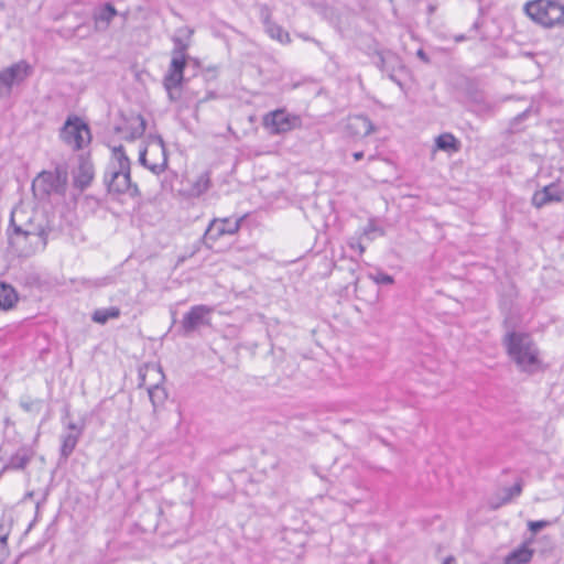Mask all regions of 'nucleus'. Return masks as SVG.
<instances>
[{
	"label": "nucleus",
	"mask_w": 564,
	"mask_h": 564,
	"mask_svg": "<svg viewBox=\"0 0 564 564\" xmlns=\"http://www.w3.org/2000/svg\"><path fill=\"white\" fill-rule=\"evenodd\" d=\"M104 183L110 194H129L131 197L139 195L138 186L131 182L130 160L122 145L113 148L111 161L105 171Z\"/></svg>",
	"instance_id": "nucleus-1"
},
{
	"label": "nucleus",
	"mask_w": 564,
	"mask_h": 564,
	"mask_svg": "<svg viewBox=\"0 0 564 564\" xmlns=\"http://www.w3.org/2000/svg\"><path fill=\"white\" fill-rule=\"evenodd\" d=\"M505 344L512 360L524 371L539 364V350L528 334L510 332Z\"/></svg>",
	"instance_id": "nucleus-2"
},
{
	"label": "nucleus",
	"mask_w": 564,
	"mask_h": 564,
	"mask_svg": "<svg viewBox=\"0 0 564 564\" xmlns=\"http://www.w3.org/2000/svg\"><path fill=\"white\" fill-rule=\"evenodd\" d=\"M68 173L64 165H57L53 171H42L32 182V192L41 200L52 195L64 196L67 189Z\"/></svg>",
	"instance_id": "nucleus-3"
},
{
	"label": "nucleus",
	"mask_w": 564,
	"mask_h": 564,
	"mask_svg": "<svg viewBox=\"0 0 564 564\" xmlns=\"http://www.w3.org/2000/svg\"><path fill=\"white\" fill-rule=\"evenodd\" d=\"M524 11L534 22L545 28L564 23V4L557 0H531L524 4Z\"/></svg>",
	"instance_id": "nucleus-4"
},
{
	"label": "nucleus",
	"mask_w": 564,
	"mask_h": 564,
	"mask_svg": "<svg viewBox=\"0 0 564 564\" xmlns=\"http://www.w3.org/2000/svg\"><path fill=\"white\" fill-rule=\"evenodd\" d=\"M62 140L74 150H80L91 140L88 124L79 117H69L61 130Z\"/></svg>",
	"instance_id": "nucleus-5"
},
{
	"label": "nucleus",
	"mask_w": 564,
	"mask_h": 564,
	"mask_svg": "<svg viewBox=\"0 0 564 564\" xmlns=\"http://www.w3.org/2000/svg\"><path fill=\"white\" fill-rule=\"evenodd\" d=\"M263 127L271 134H283L302 127V118L285 109L270 111L263 117Z\"/></svg>",
	"instance_id": "nucleus-6"
},
{
	"label": "nucleus",
	"mask_w": 564,
	"mask_h": 564,
	"mask_svg": "<svg viewBox=\"0 0 564 564\" xmlns=\"http://www.w3.org/2000/svg\"><path fill=\"white\" fill-rule=\"evenodd\" d=\"M139 161L154 174L162 173L167 166V155L163 139L158 137L148 148L140 151Z\"/></svg>",
	"instance_id": "nucleus-7"
},
{
	"label": "nucleus",
	"mask_w": 564,
	"mask_h": 564,
	"mask_svg": "<svg viewBox=\"0 0 564 564\" xmlns=\"http://www.w3.org/2000/svg\"><path fill=\"white\" fill-rule=\"evenodd\" d=\"M10 227L12 234L10 235V243L17 245L21 240H30L31 245H34V249L39 246L44 249L47 243V230L42 226L28 225L26 227L17 225L14 223V214L10 218Z\"/></svg>",
	"instance_id": "nucleus-8"
},
{
	"label": "nucleus",
	"mask_w": 564,
	"mask_h": 564,
	"mask_svg": "<svg viewBox=\"0 0 564 564\" xmlns=\"http://www.w3.org/2000/svg\"><path fill=\"white\" fill-rule=\"evenodd\" d=\"M31 74V67L25 61H20L0 72V97H8L13 85L26 79Z\"/></svg>",
	"instance_id": "nucleus-9"
},
{
	"label": "nucleus",
	"mask_w": 564,
	"mask_h": 564,
	"mask_svg": "<svg viewBox=\"0 0 564 564\" xmlns=\"http://www.w3.org/2000/svg\"><path fill=\"white\" fill-rule=\"evenodd\" d=\"M214 308L207 305H195L183 316L181 322V332L184 336H189L202 326L210 325V314Z\"/></svg>",
	"instance_id": "nucleus-10"
},
{
	"label": "nucleus",
	"mask_w": 564,
	"mask_h": 564,
	"mask_svg": "<svg viewBox=\"0 0 564 564\" xmlns=\"http://www.w3.org/2000/svg\"><path fill=\"white\" fill-rule=\"evenodd\" d=\"M142 369L147 371H152L154 375L159 377L158 382L148 387V393L150 401L153 405V409L156 410L159 406L163 405L167 399V392L164 387L161 386V382L164 380V375L161 371V368L156 365H147L140 368L139 371V387L145 386V375L142 372Z\"/></svg>",
	"instance_id": "nucleus-11"
},
{
	"label": "nucleus",
	"mask_w": 564,
	"mask_h": 564,
	"mask_svg": "<svg viewBox=\"0 0 564 564\" xmlns=\"http://www.w3.org/2000/svg\"><path fill=\"white\" fill-rule=\"evenodd\" d=\"M377 66L381 72L386 73L388 77L395 83L399 87H403L398 74L405 70V66L401 57L392 51H379L377 53Z\"/></svg>",
	"instance_id": "nucleus-12"
},
{
	"label": "nucleus",
	"mask_w": 564,
	"mask_h": 564,
	"mask_svg": "<svg viewBox=\"0 0 564 564\" xmlns=\"http://www.w3.org/2000/svg\"><path fill=\"white\" fill-rule=\"evenodd\" d=\"M65 427L66 432L61 435L59 454L64 460H67L76 448L78 441L85 431V423L82 422L78 424L69 421L65 424Z\"/></svg>",
	"instance_id": "nucleus-13"
},
{
	"label": "nucleus",
	"mask_w": 564,
	"mask_h": 564,
	"mask_svg": "<svg viewBox=\"0 0 564 564\" xmlns=\"http://www.w3.org/2000/svg\"><path fill=\"white\" fill-rule=\"evenodd\" d=\"M241 221H242V218H239V219H231V218L213 219L204 235L206 242H208V241L214 242L225 235H235L236 232H238Z\"/></svg>",
	"instance_id": "nucleus-14"
},
{
	"label": "nucleus",
	"mask_w": 564,
	"mask_h": 564,
	"mask_svg": "<svg viewBox=\"0 0 564 564\" xmlns=\"http://www.w3.org/2000/svg\"><path fill=\"white\" fill-rule=\"evenodd\" d=\"M564 199V188L558 183H551L539 191H535L532 196V205L536 208H542L552 203H560Z\"/></svg>",
	"instance_id": "nucleus-15"
},
{
	"label": "nucleus",
	"mask_w": 564,
	"mask_h": 564,
	"mask_svg": "<svg viewBox=\"0 0 564 564\" xmlns=\"http://www.w3.org/2000/svg\"><path fill=\"white\" fill-rule=\"evenodd\" d=\"M345 129L352 138H364L375 131V126L368 117L355 115L348 117Z\"/></svg>",
	"instance_id": "nucleus-16"
},
{
	"label": "nucleus",
	"mask_w": 564,
	"mask_h": 564,
	"mask_svg": "<svg viewBox=\"0 0 564 564\" xmlns=\"http://www.w3.org/2000/svg\"><path fill=\"white\" fill-rule=\"evenodd\" d=\"M260 15L264 24L265 32L271 39L276 40L282 44H289L291 42L289 33L284 32L280 25L271 21V11L267 6L261 7Z\"/></svg>",
	"instance_id": "nucleus-17"
},
{
	"label": "nucleus",
	"mask_w": 564,
	"mask_h": 564,
	"mask_svg": "<svg viewBox=\"0 0 564 564\" xmlns=\"http://www.w3.org/2000/svg\"><path fill=\"white\" fill-rule=\"evenodd\" d=\"M95 176L93 163L80 158L77 169L74 171V186L80 191L86 189L93 182Z\"/></svg>",
	"instance_id": "nucleus-18"
},
{
	"label": "nucleus",
	"mask_w": 564,
	"mask_h": 564,
	"mask_svg": "<svg viewBox=\"0 0 564 564\" xmlns=\"http://www.w3.org/2000/svg\"><path fill=\"white\" fill-rule=\"evenodd\" d=\"M186 62H181L176 58L171 59L167 73L164 76L163 85L165 89L180 88L184 79V68Z\"/></svg>",
	"instance_id": "nucleus-19"
},
{
	"label": "nucleus",
	"mask_w": 564,
	"mask_h": 564,
	"mask_svg": "<svg viewBox=\"0 0 564 564\" xmlns=\"http://www.w3.org/2000/svg\"><path fill=\"white\" fill-rule=\"evenodd\" d=\"M117 15L116 8L110 3H104L94 10L93 19L95 26L99 31L108 29L111 20Z\"/></svg>",
	"instance_id": "nucleus-20"
},
{
	"label": "nucleus",
	"mask_w": 564,
	"mask_h": 564,
	"mask_svg": "<svg viewBox=\"0 0 564 564\" xmlns=\"http://www.w3.org/2000/svg\"><path fill=\"white\" fill-rule=\"evenodd\" d=\"M34 456L29 447H20L8 460L4 470H23Z\"/></svg>",
	"instance_id": "nucleus-21"
},
{
	"label": "nucleus",
	"mask_w": 564,
	"mask_h": 564,
	"mask_svg": "<svg viewBox=\"0 0 564 564\" xmlns=\"http://www.w3.org/2000/svg\"><path fill=\"white\" fill-rule=\"evenodd\" d=\"M532 539L523 542L520 546L511 551L503 561V564H527L531 561L534 551L530 547Z\"/></svg>",
	"instance_id": "nucleus-22"
},
{
	"label": "nucleus",
	"mask_w": 564,
	"mask_h": 564,
	"mask_svg": "<svg viewBox=\"0 0 564 564\" xmlns=\"http://www.w3.org/2000/svg\"><path fill=\"white\" fill-rule=\"evenodd\" d=\"M19 296L15 289L4 282H0V310L8 311L18 302Z\"/></svg>",
	"instance_id": "nucleus-23"
},
{
	"label": "nucleus",
	"mask_w": 564,
	"mask_h": 564,
	"mask_svg": "<svg viewBox=\"0 0 564 564\" xmlns=\"http://www.w3.org/2000/svg\"><path fill=\"white\" fill-rule=\"evenodd\" d=\"M435 147L441 151L456 153L460 150V142L454 134L445 132L436 137Z\"/></svg>",
	"instance_id": "nucleus-24"
},
{
	"label": "nucleus",
	"mask_w": 564,
	"mask_h": 564,
	"mask_svg": "<svg viewBox=\"0 0 564 564\" xmlns=\"http://www.w3.org/2000/svg\"><path fill=\"white\" fill-rule=\"evenodd\" d=\"M523 482L521 479H519L512 487L503 488L501 490V497L499 498V501L491 503L492 509H498L499 507L509 503L512 501L516 497H519L522 492Z\"/></svg>",
	"instance_id": "nucleus-25"
},
{
	"label": "nucleus",
	"mask_w": 564,
	"mask_h": 564,
	"mask_svg": "<svg viewBox=\"0 0 564 564\" xmlns=\"http://www.w3.org/2000/svg\"><path fill=\"white\" fill-rule=\"evenodd\" d=\"M121 315V311L117 306H110L107 308H98L91 315V321L105 325L109 319L119 318Z\"/></svg>",
	"instance_id": "nucleus-26"
},
{
	"label": "nucleus",
	"mask_w": 564,
	"mask_h": 564,
	"mask_svg": "<svg viewBox=\"0 0 564 564\" xmlns=\"http://www.w3.org/2000/svg\"><path fill=\"white\" fill-rule=\"evenodd\" d=\"M496 108V102H491L485 99H476L473 104L474 112H476L478 116H491L495 112Z\"/></svg>",
	"instance_id": "nucleus-27"
},
{
	"label": "nucleus",
	"mask_w": 564,
	"mask_h": 564,
	"mask_svg": "<svg viewBox=\"0 0 564 564\" xmlns=\"http://www.w3.org/2000/svg\"><path fill=\"white\" fill-rule=\"evenodd\" d=\"M173 51H172V58H176L181 62H186V51L188 48V43L181 37L174 36L173 37Z\"/></svg>",
	"instance_id": "nucleus-28"
},
{
	"label": "nucleus",
	"mask_w": 564,
	"mask_h": 564,
	"mask_svg": "<svg viewBox=\"0 0 564 564\" xmlns=\"http://www.w3.org/2000/svg\"><path fill=\"white\" fill-rule=\"evenodd\" d=\"M210 187V173H202L193 184V193L197 196L207 192Z\"/></svg>",
	"instance_id": "nucleus-29"
},
{
	"label": "nucleus",
	"mask_w": 564,
	"mask_h": 564,
	"mask_svg": "<svg viewBox=\"0 0 564 564\" xmlns=\"http://www.w3.org/2000/svg\"><path fill=\"white\" fill-rule=\"evenodd\" d=\"M8 538L9 532L0 533V564H2L9 556Z\"/></svg>",
	"instance_id": "nucleus-30"
},
{
	"label": "nucleus",
	"mask_w": 564,
	"mask_h": 564,
	"mask_svg": "<svg viewBox=\"0 0 564 564\" xmlns=\"http://www.w3.org/2000/svg\"><path fill=\"white\" fill-rule=\"evenodd\" d=\"M371 280H373L377 284H393L394 279L392 275H389L382 271H378L376 274L369 275Z\"/></svg>",
	"instance_id": "nucleus-31"
},
{
	"label": "nucleus",
	"mask_w": 564,
	"mask_h": 564,
	"mask_svg": "<svg viewBox=\"0 0 564 564\" xmlns=\"http://www.w3.org/2000/svg\"><path fill=\"white\" fill-rule=\"evenodd\" d=\"M41 401L40 400H22L20 405L26 412L37 413L41 410Z\"/></svg>",
	"instance_id": "nucleus-32"
},
{
	"label": "nucleus",
	"mask_w": 564,
	"mask_h": 564,
	"mask_svg": "<svg viewBox=\"0 0 564 564\" xmlns=\"http://www.w3.org/2000/svg\"><path fill=\"white\" fill-rule=\"evenodd\" d=\"M547 525H550V522L546 520L529 521L528 522V527H529L530 531H532L533 533L539 532L540 530L546 528Z\"/></svg>",
	"instance_id": "nucleus-33"
},
{
	"label": "nucleus",
	"mask_w": 564,
	"mask_h": 564,
	"mask_svg": "<svg viewBox=\"0 0 564 564\" xmlns=\"http://www.w3.org/2000/svg\"><path fill=\"white\" fill-rule=\"evenodd\" d=\"M375 231H379L380 235H383V230L379 229L373 220H370L368 225L364 228L362 235L366 237H370V235Z\"/></svg>",
	"instance_id": "nucleus-34"
},
{
	"label": "nucleus",
	"mask_w": 564,
	"mask_h": 564,
	"mask_svg": "<svg viewBox=\"0 0 564 564\" xmlns=\"http://www.w3.org/2000/svg\"><path fill=\"white\" fill-rule=\"evenodd\" d=\"M348 246L352 250H357L359 254H362L365 252V247L359 240L350 239L348 241Z\"/></svg>",
	"instance_id": "nucleus-35"
},
{
	"label": "nucleus",
	"mask_w": 564,
	"mask_h": 564,
	"mask_svg": "<svg viewBox=\"0 0 564 564\" xmlns=\"http://www.w3.org/2000/svg\"><path fill=\"white\" fill-rule=\"evenodd\" d=\"M111 283V279L109 276H105L101 279H97L93 282L94 286H105Z\"/></svg>",
	"instance_id": "nucleus-36"
},
{
	"label": "nucleus",
	"mask_w": 564,
	"mask_h": 564,
	"mask_svg": "<svg viewBox=\"0 0 564 564\" xmlns=\"http://www.w3.org/2000/svg\"><path fill=\"white\" fill-rule=\"evenodd\" d=\"M180 88H170V89H165L167 91V95H169V98L171 100H177L180 98V91H178Z\"/></svg>",
	"instance_id": "nucleus-37"
},
{
	"label": "nucleus",
	"mask_w": 564,
	"mask_h": 564,
	"mask_svg": "<svg viewBox=\"0 0 564 564\" xmlns=\"http://www.w3.org/2000/svg\"><path fill=\"white\" fill-rule=\"evenodd\" d=\"M416 56L422 61L424 62L425 64H429L431 61H430V57L427 56V54L424 52V50L420 48L417 52H416Z\"/></svg>",
	"instance_id": "nucleus-38"
},
{
	"label": "nucleus",
	"mask_w": 564,
	"mask_h": 564,
	"mask_svg": "<svg viewBox=\"0 0 564 564\" xmlns=\"http://www.w3.org/2000/svg\"><path fill=\"white\" fill-rule=\"evenodd\" d=\"M3 532H9L10 533V529H8L6 527L3 519H1L0 520V533H3Z\"/></svg>",
	"instance_id": "nucleus-39"
},
{
	"label": "nucleus",
	"mask_w": 564,
	"mask_h": 564,
	"mask_svg": "<svg viewBox=\"0 0 564 564\" xmlns=\"http://www.w3.org/2000/svg\"><path fill=\"white\" fill-rule=\"evenodd\" d=\"M352 156H354V159H355L356 161H359V160H361V159L364 158V152H362V151L355 152V153L352 154Z\"/></svg>",
	"instance_id": "nucleus-40"
},
{
	"label": "nucleus",
	"mask_w": 564,
	"mask_h": 564,
	"mask_svg": "<svg viewBox=\"0 0 564 564\" xmlns=\"http://www.w3.org/2000/svg\"><path fill=\"white\" fill-rule=\"evenodd\" d=\"M455 557L454 556H447L444 561H443V564H455Z\"/></svg>",
	"instance_id": "nucleus-41"
},
{
	"label": "nucleus",
	"mask_w": 564,
	"mask_h": 564,
	"mask_svg": "<svg viewBox=\"0 0 564 564\" xmlns=\"http://www.w3.org/2000/svg\"><path fill=\"white\" fill-rule=\"evenodd\" d=\"M527 112L528 111H523L522 113H520L519 116H517L514 118L516 121H520V120H523L525 117H527Z\"/></svg>",
	"instance_id": "nucleus-42"
},
{
	"label": "nucleus",
	"mask_w": 564,
	"mask_h": 564,
	"mask_svg": "<svg viewBox=\"0 0 564 564\" xmlns=\"http://www.w3.org/2000/svg\"><path fill=\"white\" fill-rule=\"evenodd\" d=\"M455 42H463L466 40V36L464 34H460V35H456L454 37Z\"/></svg>",
	"instance_id": "nucleus-43"
},
{
	"label": "nucleus",
	"mask_w": 564,
	"mask_h": 564,
	"mask_svg": "<svg viewBox=\"0 0 564 564\" xmlns=\"http://www.w3.org/2000/svg\"><path fill=\"white\" fill-rule=\"evenodd\" d=\"M33 496H34V492L33 491H29V492L25 494L24 499H32Z\"/></svg>",
	"instance_id": "nucleus-44"
},
{
	"label": "nucleus",
	"mask_w": 564,
	"mask_h": 564,
	"mask_svg": "<svg viewBox=\"0 0 564 564\" xmlns=\"http://www.w3.org/2000/svg\"><path fill=\"white\" fill-rule=\"evenodd\" d=\"M427 11H429V13H430V14L434 13V11H435V7H434V6H432V4H431V6H429Z\"/></svg>",
	"instance_id": "nucleus-45"
},
{
	"label": "nucleus",
	"mask_w": 564,
	"mask_h": 564,
	"mask_svg": "<svg viewBox=\"0 0 564 564\" xmlns=\"http://www.w3.org/2000/svg\"><path fill=\"white\" fill-rule=\"evenodd\" d=\"M474 29H477L478 28V22H475L474 25H473Z\"/></svg>",
	"instance_id": "nucleus-46"
},
{
	"label": "nucleus",
	"mask_w": 564,
	"mask_h": 564,
	"mask_svg": "<svg viewBox=\"0 0 564 564\" xmlns=\"http://www.w3.org/2000/svg\"><path fill=\"white\" fill-rule=\"evenodd\" d=\"M65 416H66V417H68V416H69V411H68V410L66 411Z\"/></svg>",
	"instance_id": "nucleus-47"
}]
</instances>
